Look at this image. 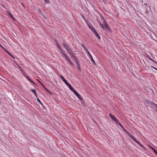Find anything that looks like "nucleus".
Masks as SVG:
<instances>
[{"mask_svg":"<svg viewBox=\"0 0 157 157\" xmlns=\"http://www.w3.org/2000/svg\"><path fill=\"white\" fill-rule=\"evenodd\" d=\"M103 22H104V23L105 24V28L106 29H108L109 27V25H108V24H107L105 22V19L103 17Z\"/></svg>","mask_w":157,"mask_h":157,"instance_id":"20e7f679","label":"nucleus"},{"mask_svg":"<svg viewBox=\"0 0 157 157\" xmlns=\"http://www.w3.org/2000/svg\"><path fill=\"white\" fill-rule=\"evenodd\" d=\"M109 115L111 119L113 121H114L116 119L115 117L111 113L109 114Z\"/></svg>","mask_w":157,"mask_h":157,"instance_id":"6e6552de","label":"nucleus"},{"mask_svg":"<svg viewBox=\"0 0 157 157\" xmlns=\"http://www.w3.org/2000/svg\"><path fill=\"white\" fill-rule=\"evenodd\" d=\"M118 124L122 128H123V125L120 122Z\"/></svg>","mask_w":157,"mask_h":157,"instance_id":"72a5a7b5","label":"nucleus"},{"mask_svg":"<svg viewBox=\"0 0 157 157\" xmlns=\"http://www.w3.org/2000/svg\"><path fill=\"white\" fill-rule=\"evenodd\" d=\"M122 129L127 135L130 133L127 130L125 129L124 127Z\"/></svg>","mask_w":157,"mask_h":157,"instance_id":"f3484780","label":"nucleus"},{"mask_svg":"<svg viewBox=\"0 0 157 157\" xmlns=\"http://www.w3.org/2000/svg\"><path fill=\"white\" fill-rule=\"evenodd\" d=\"M38 12L40 13L42 15V11H41V9H40V8H39V9H38Z\"/></svg>","mask_w":157,"mask_h":157,"instance_id":"473e14b6","label":"nucleus"},{"mask_svg":"<svg viewBox=\"0 0 157 157\" xmlns=\"http://www.w3.org/2000/svg\"><path fill=\"white\" fill-rule=\"evenodd\" d=\"M18 67L20 69V70L22 72V73H24L25 70H24L21 66H19Z\"/></svg>","mask_w":157,"mask_h":157,"instance_id":"6ab92c4d","label":"nucleus"},{"mask_svg":"<svg viewBox=\"0 0 157 157\" xmlns=\"http://www.w3.org/2000/svg\"><path fill=\"white\" fill-rule=\"evenodd\" d=\"M73 59L75 61L76 63L78 62V58L76 56H73Z\"/></svg>","mask_w":157,"mask_h":157,"instance_id":"ddd939ff","label":"nucleus"},{"mask_svg":"<svg viewBox=\"0 0 157 157\" xmlns=\"http://www.w3.org/2000/svg\"><path fill=\"white\" fill-rule=\"evenodd\" d=\"M26 77L27 78H28V79L30 81L32 80L30 78H29V77L28 76H27V75H26Z\"/></svg>","mask_w":157,"mask_h":157,"instance_id":"a19ab883","label":"nucleus"},{"mask_svg":"<svg viewBox=\"0 0 157 157\" xmlns=\"http://www.w3.org/2000/svg\"><path fill=\"white\" fill-rule=\"evenodd\" d=\"M76 63L77 67L78 68V70L79 71H81V68L79 62Z\"/></svg>","mask_w":157,"mask_h":157,"instance_id":"1a4fd4ad","label":"nucleus"},{"mask_svg":"<svg viewBox=\"0 0 157 157\" xmlns=\"http://www.w3.org/2000/svg\"><path fill=\"white\" fill-rule=\"evenodd\" d=\"M39 83L41 85L42 87L44 88V89L47 91L48 92V93L49 94L51 95H52V93L48 89H47L44 85L39 81H38Z\"/></svg>","mask_w":157,"mask_h":157,"instance_id":"f03ea898","label":"nucleus"},{"mask_svg":"<svg viewBox=\"0 0 157 157\" xmlns=\"http://www.w3.org/2000/svg\"><path fill=\"white\" fill-rule=\"evenodd\" d=\"M99 25L101 26V27L103 28V29H104V26L103 25L101 24V23H100V22L99 23Z\"/></svg>","mask_w":157,"mask_h":157,"instance_id":"c756f323","label":"nucleus"},{"mask_svg":"<svg viewBox=\"0 0 157 157\" xmlns=\"http://www.w3.org/2000/svg\"><path fill=\"white\" fill-rule=\"evenodd\" d=\"M21 4L25 8V5H24V4L23 3H21Z\"/></svg>","mask_w":157,"mask_h":157,"instance_id":"de8ad7c7","label":"nucleus"},{"mask_svg":"<svg viewBox=\"0 0 157 157\" xmlns=\"http://www.w3.org/2000/svg\"><path fill=\"white\" fill-rule=\"evenodd\" d=\"M65 48L66 50L67 51H68L69 49L70 48L69 46L67 45L66 46H65Z\"/></svg>","mask_w":157,"mask_h":157,"instance_id":"5701e85b","label":"nucleus"},{"mask_svg":"<svg viewBox=\"0 0 157 157\" xmlns=\"http://www.w3.org/2000/svg\"><path fill=\"white\" fill-rule=\"evenodd\" d=\"M114 121H115L117 124H118L119 123V120L117 118H116Z\"/></svg>","mask_w":157,"mask_h":157,"instance_id":"c85d7f7f","label":"nucleus"},{"mask_svg":"<svg viewBox=\"0 0 157 157\" xmlns=\"http://www.w3.org/2000/svg\"><path fill=\"white\" fill-rule=\"evenodd\" d=\"M8 14L9 15V16L10 17L13 19V20L14 21H15V19L14 18V17H13V15H12V14L10 12H8Z\"/></svg>","mask_w":157,"mask_h":157,"instance_id":"9d476101","label":"nucleus"},{"mask_svg":"<svg viewBox=\"0 0 157 157\" xmlns=\"http://www.w3.org/2000/svg\"><path fill=\"white\" fill-rule=\"evenodd\" d=\"M36 98H37V99L38 101V102H39L41 105H43V103L41 102L40 100L39 99L38 97L37 96V97H36Z\"/></svg>","mask_w":157,"mask_h":157,"instance_id":"aec40b11","label":"nucleus"},{"mask_svg":"<svg viewBox=\"0 0 157 157\" xmlns=\"http://www.w3.org/2000/svg\"><path fill=\"white\" fill-rule=\"evenodd\" d=\"M65 41V40H64V42L63 43V45L64 47H65V46H66L67 45V44L66 43L64 42Z\"/></svg>","mask_w":157,"mask_h":157,"instance_id":"2f4dec72","label":"nucleus"},{"mask_svg":"<svg viewBox=\"0 0 157 157\" xmlns=\"http://www.w3.org/2000/svg\"><path fill=\"white\" fill-rule=\"evenodd\" d=\"M56 45L57 47L58 48L59 47H60V45H59V44L58 43H56Z\"/></svg>","mask_w":157,"mask_h":157,"instance_id":"4c0bfd02","label":"nucleus"},{"mask_svg":"<svg viewBox=\"0 0 157 157\" xmlns=\"http://www.w3.org/2000/svg\"><path fill=\"white\" fill-rule=\"evenodd\" d=\"M111 33L112 32V31L111 30V29H110V27H109L108 29H107Z\"/></svg>","mask_w":157,"mask_h":157,"instance_id":"c03bdc74","label":"nucleus"},{"mask_svg":"<svg viewBox=\"0 0 157 157\" xmlns=\"http://www.w3.org/2000/svg\"><path fill=\"white\" fill-rule=\"evenodd\" d=\"M84 50H86V51H87V52L88 53H89V51H88L87 49L86 48L84 47Z\"/></svg>","mask_w":157,"mask_h":157,"instance_id":"79ce46f5","label":"nucleus"},{"mask_svg":"<svg viewBox=\"0 0 157 157\" xmlns=\"http://www.w3.org/2000/svg\"><path fill=\"white\" fill-rule=\"evenodd\" d=\"M90 58H91V61L93 62V63L94 64L96 65V63H95V62L94 61V60L93 59L92 57V56H91Z\"/></svg>","mask_w":157,"mask_h":157,"instance_id":"a211bd4d","label":"nucleus"},{"mask_svg":"<svg viewBox=\"0 0 157 157\" xmlns=\"http://www.w3.org/2000/svg\"><path fill=\"white\" fill-rule=\"evenodd\" d=\"M151 67H152V68H154V69H155V70H157V68H155V67H154L153 66H151Z\"/></svg>","mask_w":157,"mask_h":157,"instance_id":"a18cd8bd","label":"nucleus"},{"mask_svg":"<svg viewBox=\"0 0 157 157\" xmlns=\"http://www.w3.org/2000/svg\"><path fill=\"white\" fill-rule=\"evenodd\" d=\"M32 83H33V84H35V85L37 86V85L34 82L33 80H31L30 81Z\"/></svg>","mask_w":157,"mask_h":157,"instance_id":"37998d69","label":"nucleus"},{"mask_svg":"<svg viewBox=\"0 0 157 157\" xmlns=\"http://www.w3.org/2000/svg\"><path fill=\"white\" fill-rule=\"evenodd\" d=\"M151 149H152L153 150L154 153H155L157 155V151L154 149L152 147H151Z\"/></svg>","mask_w":157,"mask_h":157,"instance_id":"a878e982","label":"nucleus"},{"mask_svg":"<svg viewBox=\"0 0 157 157\" xmlns=\"http://www.w3.org/2000/svg\"><path fill=\"white\" fill-rule=\"evenodd\" d=\"M133 140H134V141H135V142H136V138H135V139Z\"/></svg>","mask_w":157,"mask_h":157,"instance_id":"5fc2aeb1","label":"nucleus"},{"mask_svg":"<svg viewBox=\"0 0 157 157\" xmlns=\"http://www.w3.org/2000/svg\"><path fill=\"white\" fill-rule=\"evenodd\" d=\"M44 0L47 3H50V2L49 0Z\"/></svg>","mask_w":157,"mask_h":157,"instance_id":"c9c22d12","label":"nucleus"},{"mask_svg":"<svg viewBox=\"0 0 157 157\" xmlns=\"http://www.w3.org/2000/svg\"><path fill=\"white\" fill-rule=\"evenodd\" d=\"M62 54L63 55V57L67 61L70 63L72 66L74 65L73 63L71 61V60L69 59L68 58L67 55L64 52H61Z\"/></svg>","mask_w":157,"mask_h":157,"instance_id":"f257e3e1","label":"nucleus"},{"mask_svg":"<svg viewBox=\"0 0 157 157\" xmlns=\"http://www.w3.org/2000/svg\"><path fill=\"white\" fill-rule=\"evenodd\" d=\"M31 91L33 93H34V94L36 96V97H37V94L36 93V90L35 89H32Z\"/></svg>","mask_w":157,"mask_h":157,"instance_id":"f8f14e48","label":"nucleus"},{"mask_svg":"<svg viewBox=\"0 0 157 157\" xmlns=\"http://www.w3.org/2000/svg\"><path fill=\"white\" fill-rule=\"evenodd\" d=\"M146 101L147 103L149 105H154L155 104V103L152 102L151 101L149 100H147Z\"/></svg>","mask_w":157,"mask_h":157,"instance_id":"39448f33","label":"nucleus"},{"mask_svg":"<svg viewBox=\"0 0 157 157\" xmlns=\"http://www.w3.org/2000/svg\"><path fill=\"white\" fill-rule=\"evenodd\" d=\"M83 18H84V19L85 20L86 23V24L87 25V26H88L89 28V27H91V26L87 22V21H86V19H85L83 17Z\"/></svg>","mask_w":157,"mask_h":157,"instance_id":"393cba45","label":"nucleus"},{"mask_svg":"<svg viewBox=\"0 0 157 157\" xmlns=\"http://www.w3.org/2000/svg\"><path fill=\"white\" fill-rule=\"evenodd\" d=\"M60 77L63 82L65 83L66 85L68 83L67 81L64 78L62 75H60Z\"/></svg>","mask_w":157,"mask_h":157,"instance_id":"0eeeda50","label":"nucleus"},{"mask_svg":"<svg viewBox=\"0 0 157 157\" xmlns=\"http://www.w3.org/2000/svg\"><path fill=\"white\" fill-rule=\"evenodd\" d=\"M135 142H136L137 144L139 142V141H138L137 140H136V141Z\"/></svg>","mask_w":157,"mask_h":157,"instance_id":"6e6d98bb","label":"nucleus"},{"mask_svg":"<svg viewBox=\"0 0 157 157\" xmlns=\"http://www.w3.org/2000/svg\"><path fill=\"white\" fill-rule=\"evenodd\" d=\"M56 45L57 47L58 48L59 47H60V45H59V44L58 43H56Z\"/></svg>","mask_w":157,"mask_h":157,"instance_id":"ea45409f","label":"nucleus"},{"mask_svg":"<svg viewBox=\"0 0 157 157\" xmlns=\"http://www.w3.org/2000/svg\"><path fill=\"white\" fill-rule=\"evenodd\" d=\"M88 53L89 54V56H90V57H91V55H90V53H89H89Z\"/></svg>","mask_w":157,"mask_h":157,"instance_id":"603ef678","label":"nucleus"},{"mask_svg":"<svg viewBox=\"0 0 157 157\" xmlns=\"http://www.w3.org/2000/svg\"><path fill=\"white\" fill-rule=\"evenodd\" d=\"M137 144L139 145L142 148H143L144 149L146 150V149L145 148V147L141 144H140L139 142Z\"/></svg>","mask_w":157,"mask_h":157,"instance_id":"dca6fc26","label":"nucleus"},{"mask_svg":"<svg viewBox=\"0 0 157 157\" xmlns=\"http://www.w3.org/2000/svg\"><path fill=\"white\" fill-rule=\"evenodd\" d=\"M55 42L56 43H56H58L57 41V40H55Z\"/></svg>","mask_w":157,"mask_h":157,"instance_id":"09e8293b","label":"nucleus"},{"mask_svg":"<svg viewBox=\"0 0 157 157\" xmlns=\"http://www.w3.org/2000/svg\"><path fill=\"white\" fill-rule=\"evenodd\" d=\"M70 54L72 56V57H73V56H75V54L73 52H72L71 53H70Z\"/></svg>","mask_w":157,"mask_h":157,"instance_id":"e433bc0d","label":"nucleus"},{"mask_svg":"<svg viewBox=\"0 0 157 157\" xmlns=\"http://www.w3.org/2000/svg\"><path fill=\"white\" fill-rule=\"evenodd\" d=\"M8 54L10 55L12 58L13 59H15V58L14 57V56L12 55L9 52L8 53Z\"/></svg>","mask_w":157,"mask_h":157,"instance_id":"b1692460","label":"nucleus"},{"mask_svg":"<svg viewBox=\"0 0 157 157\" xmlns=\"http://www.w3.org/2000/svg\"><path fill=\"white\" fill-rule=\"evenodd\" d=\"M0 47L2 48H3V46L0 44Z\"/></svg>","mask_w":157,"mask_h":157,"instance_id":"864d4df0","label":"nucleus"},{"mask_svg":"<svg viewBox=\"0 0 157 157\" xmlns=\"http://www.w3.org/2000/svg\"><path fill=\"white\" fill-rule=\"evenodd\" d=\"M70 54L73 52L72 49L71 48H70L69 49L68 51H67Z\"/></svg>","mask_w":157,"mask_h":157,"instance_id":"7c9ffc66","label":"nucleus"},{"mask_svg":"<svg viewBox=\"0 0 157 157\" xmlns=\"http://www.w3.org/2000/svg\"><path fill=\"white\" fill-rule=\"evenodd\" d=\"M5 51L8 54L10 52L6 49L5 50Z\"/></svg>","mask_w":157,"mask_h":157,"instance_id":"49530a36","label":"nucleus"},{"mask_svg":"<svg viewBox=\"0 0 157 157\" xmlns=\"http://www.w3.org/2000/svg\"><path fill=\"white\" fill-rule=\"evenodd\" d=\"M71 91H73L75 94L77 92L74 89Z\"/></svg>","mask_w":157,"mask_h":157,"instance_id":"f704fd0d","label":"nucleus"},{"mask_svg":"<svg viewBox=\"0 0 157 157\" xmlns=\"http://www.w3.org/2000/svg\"><path fill=\"white\" fill-rule=\"evenodd\" d=\"M89 29L93 33L94 31L95 30V29L93 26H91V27H89Z\"/></svg>","mask_w":157,"mask_h":157,"instance_id":"4468645a","label":"nucleus"},{"mask_svg":"<svg viewBox=\"0 0 157 157\" xmlns=\"http://www.w3.org/2000/svg\"><path fill=\"white\" fill-rule=\"evenodd\" d=\"M65 48L66 50L67 51H68L69 49L70 48L69 46L67 45L66 46H65Z\"/></svg>","mask_w":157,"mask_h":157,"instance_id":"4be33fe9","label":"nucleus"},{"mask_svg":"<svg viewBox=\"0 0 157 157\" xmlns=\"http://www.w3.org/2000/svg\"><path fill=\"white\" fill-rule=\"evenodd\" d=\"M56 45L57 47L58 48L59 47H60V45H59V44L58 43H56Z\"/></svg>","mask_w":157,"mask_h":157,"instance_id":"58836bf2","label":"nucleus"},{"mask_svg":"<svg viewBox=\"0 0 157 157\" xmlns=\"http://www.w3.org/2000/svg\"><path fill=\"white\" fill-rule=\"evenodd\" d=\"M148 58L151 60L153 62L155 63V64H157V62L155 61L154 60H153L152 59H151V58H150L149 57H148Z\"/></svg>","mask_w":157,"mask_h":157,"instance_id":"412c9836","label":"nucleus"},{"mask_svg":"<svg viewBox=\"0 0 157 157\" xmlns=\"http://www.w3.org/2000/svg\"><path fill=\"white\" fill-rule=\"evenodd\" d=\"M75 94L81 101H83L82 98L77 92Z\"/></svg>","mask_w":157,"mask_h":157,"instance_id":"7ed1b4c3","label":"nucleus"},{"mask_svg":"<svg viewBox=\"0 0 157 157\" xmlns=\"http://www.w3.org/2000/svg\"><path fill=\"white\" fill-rule=\"evenodd\" d=\"M67 86H68L69 88L71 90H73L74 88L73 87L71 86V84H69V83H68L66 85Z\"/></svg>","mask_w":157,"mask_h":157,"instance_id":"9b49d317","label":"nucleus"},{"mask_svg":"<svg viewBox=\"0 0 157 157\" xmlns=\"http://www.w3.org/2000/svg\"><path fill=\"white\" fill-rule=\"evenodd\" d=\"M93 33H94L95 36L97 37V38L98 39L100 40L101 39V38L100 36L99 35L98 33H97V31L96 30H95L93 32Z\"/></svg>","mask_w":157,"mask_h":157,"instance_id":"423d86ee","label":"nucleus"},{"mask_svg":"<svg viewBox=\"0 0 157 157\" xmlns=\"http://www.w3.org/2000/svg\"><path fill=\"white\" fill-rule=\"evenodd\" d=\"M128 136L131 137L133 140L135 139L136 138L134 137V136H132V135L130 133H129L128 135Z\"/></svg>","mask_w":157,"mask_h":157,"instance_id":"2eb2a0df","label":"nucleus"},{"mask_svg":"<svg viewBox=\"0 0 157 157\" xmlns=\"http://www.w3.org/2000/svg\"><path fill=\"white\" fill-rule=\"evenodd\" d=\"M4 50H6V49L3 47V48H2Z\"/></svg>","mask_w":157,"mask_h":157,"instance_id":"4d7b16f0","label":"nucleus"},{"mask_svg":"<svg viewBox=\"0 0 157 157\" xmlns=\"http://www.w3.org/2000/svg\"><path fill=\"white\" fill-rule=\"evenodd\" d=\"M81 45L83 47V48H84V47H85L84 46L83 44H81Z\"/></svg>","mask_w":157,"mask_h":157,"instance_id":"3c124183","label":"nucleus"},{"mask_svg":"<svg viewBox=\"0 0 157 157\" xmlns=\"http://www.w3.org/2000/svg\"><path fill=\"white\" fill-rule=\"evenodd\" d=\"M58 48L61 52H63V50L60 46Z\"/></svg>","mask_w":157,"mask_h":157,"instance_id":"cd10ccee","label":"nucleus"},{"mask_svg":"<svg viewBox=\"0 0 157 157\" xmlns=\"http://www.w3.org/2000/svg\"><path fill=\"white\" fill-rule=\"evenodd\" d=\"M23 73V74L24 75H26V72H25H25H24V73Z\"/></svg>","mask_w":157,"mask_h":157,"instance_id":"8fccbe9b","label":"nucleus"},{"mask_svg":"<svg viewBox=\"0 0 157 157\" xmlns=\"http://www.w3.org/2000/svg\"><path fill=\"white\" fill-rule=\"evenodd\" d=\"M58 48L61 52H63V50L60 46Z\"/></svg>","mask_w":157,"mask_h":157,"instance_id":"bb28decb","label":"nucleus"}]
</instances>
